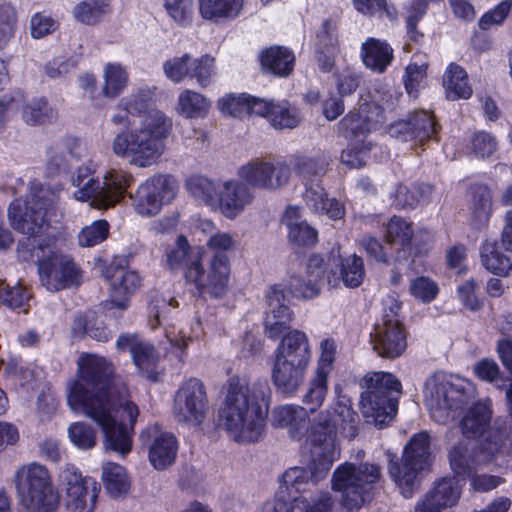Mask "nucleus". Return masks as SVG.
<instances>
[{
	"label": "nucleus",
	"mask_w": 512,
	"mask_h": 512,
	"mask_svg": "<svg viewBox=\"0 0 512 512\" xmlns=\"http://www.w3.org/2000/svg\"><path fill=\"white\" fill-rule=\"evenodd\" d=\"M12 482L21 504L30 512H56L60 504L59 493L46 466L32 462L19 466Z\"/></svg>",
	"instance_id": "9"
},
{
	"label": "nucleus",
	"mask_w": 512,
	"mask_h": 512,
	"mask_svg": "<svg viewBox=\"0 0 512 512\" xmlns=\"http://www.w3.org/2000/svg\"><path fill=\"white\" fill-rule=\"evenodd\" d=\"M109 225L105 220L93 222L90 226H86L78 235L79 245L82 247H92L108 236Z\"/></svg>",
	"instance_id": "59"
},
{
	"label": "nucleus",
	"mask_w": 512,
	"mask_h": 512,
	"mask_svg": "<svg viewBox=\"0 0 512 512\" xmlns=\"http://www.w3.org/2000/svg\"><path fill=\"white\" fill-rule=\"evenodd\" d=\"M60 486L64 494L63 502L68 512H93L100 493L99 484L85 477L71 464L59 475Z\"/></svg>",
	"instance_id": "17"
},
{
	"label": "nucleus",
	"mask_w": 512,
	"mask_h": 512,
	"mask_svg": "<svg viewBox=\"0 0 512 512\" xmlns=\"http://www.w3.org/2000/svg\"><path fill=\"white\" fill-rule=\"evenodd\" d=\"M397 101V92L393 89H387L378 102L373 100L360 105L359 111L364 121L370 127V130L376 125L385 122V110L392 109L396 105Z\"/></svg>",
	"instance_id": "36"
},
{
	"label": "nucleus",
	"mask_w": 512,
	"mask_h": 512,
	"mask_svg": "<svg viewBox=\"0 0 512 512\" xmlns=\"http://www.w3.org/2000/svg\"><path fill=\"white\" fill-rule=\"evenodd\" d=\"M169 16L181 26H188L193 17V0H165Z\"/></svg>",
	"instance_id": "60"
},
{
	"label": "nucleus",
	"mask_w": 512,
	"mask_h": 512,
	"mask_svg": "<svg viewBox=\"0 0 512 512\" xmlns=\"http://www.w3.org/2000/svg\"><path fill=\"white\" fill-rule=\"evenodd\" d=\"M310 359L307 335L300 330L288 332L274 351L271 377L277 390L289 397L295 395L304 382Z\"/></svg>",
	"instance_id": "7"
},
{
	"label": "nucleus",
	"mask_w": 512,
	"mask_h": 512,
	"mask_svg": "<svg viewBox=\"0 0 512 512\" xmlns=\"http://www.w3.org/2000/svg\"><path fill=\"white\" fill-rule=\"evenodd\" d=\"M295 57L285 47H270L261 55V64L264 68L278 76H287L294 66Z\"/></svg>",
	"instance_id": "40"
},
{
	"label": "nucleus",
	"mask_w": 512,
	"mask_h": 512,
	"mask_svg": "<svg viewBox=\"0 0 512 512\" xmlns=\"http://www.w3.org/2000/svg\"><path fill=\"white\" fill-rule=\"evenodd\" d=\"M164 260L171 271L183 269L186 282L200 295L219 298L227 293L230 262L224 254L213 255L204 266L199 251L189 245L185 236L179 235L175 243L166 248Z\"/></svg>",
	"instance_id": "5"
},
{
	"label": "nucleus",
	"mask_w": 512,
	"mask_h": 512,
	"mask_svg": "<svg viewBox=\"0 0 512 512\" xmlns=\"http://www.w3.org/2000/svg\"><path fill=\"white\" fill-rule=\"evenodd\" d=\"M333 500L328 492L321 493L313 505L302 497L294 498L288 503V512H330Z\"/></svg>",
	"instance_id": "57"
},
{
	"label": "nucleus",
	"mask_w": 512,
	"mask_h": 512,
	"mask_svg": "<svg viewBox=\"0 0 512 512\" xmlns=\"http://www.w3.org/2000/svg\"><path fill=\"white\" fill-rule=\"evenodd\" d=\"M290 162L303 185L322 182L328 165L325 157L320 154L315 156L295 154Z\"/></svg>",
	"instance_id": "30"
},
{
	"label": "nucleus",
	"mask_w": 512,
	"mask_h": 512,
	"mask_svg": "<svg viewBox=\"0 0 512 512\" xmlns=\"http://www.w3.org/2000/svg\"><path fill=\"white\" fill-rule=\"evenodd\" d=\"M209 400L204 383L197 378L183 382L174 397L173 415L179 424L199 427L207 417Z\"/></svg>",
	"instance_id": "18"
},
{
	"label": "nucleus",
	"mask_w": 512,
	"mask_h": 512,
	"mask_svg": "<svg viewBox=\"0 0 512 512\" xmlns=\"http://www.w3.org/2000/svg\"><path fill=\"white\" fill-rule=\"evenodd\" d=\"M58 201V196L50 187L33 181L29 184V192L25 200L15 199L8 207V220L11 227L28 237L19 241L18 257L30 261L41 245L37 236L43 232L46 225V213Z\"/></svg>",
	"instance_id": "6"
},
{
	"label": "nucleus",
	"mask_w": 512,
	"mask_h": 512,
	"mask_svg": "<svg viewBox=\"0 0 512 512\" xmlns=\"http://www.w3.org/2000/svg\"><path fill=\"white\" fill-rule=\"evenodd\" d=\"M388 471L393 481L400 488L403 496L409 498L417 485L418 476L425 469L402 456L399 462H390Z\"/></svg>",
	"instance_id": "33"
},
{
	"label": "nucleus",
	"mask_w": 512,
	"mask_h": 512,
	"mask_svg": "<svg viewBox=\"0 0 512 512\" xmlns=\"http://www.w3.org/2000/svg\"><path fill=\"white\" fill-rule=\"evenodd\" d=\"M300 119L298 109L288 101L274 102L268 116L271 126L278 130L293 129L298 126Z\"/></svg>",
	"instance_id": "45"
},
{
	"label": "nucleus",
	"mask_w": 512,
	"mask_h": 512,
	"mask_svg": "<svg viewBox=\"0 0 512 512\" xmlns=\"http://www.w3.org/2000/svg\"><path fill=\"white\" fill-rule=\"evenodd\" d=\"M237 175L251 189L276 192L289 184L292 168L284 159L255 158L240 166Z\"/></svg>",
	"instance_id": "16"
},
{
	"label": "nucleus",
	"mask_w": 512,
	"mask_h": 512,
	"mask_svg": "<svg viewBox=\"0 0 512 512\" xmlns=\"http://www.w3.org/2000/svg\"><path fill=\"white\" fill-rule=\"evenodd\" d=\"M335 387L336 399L328 409L320 411L311 421V443L316 477L329 473L333 462L339 458L337 430L348 439L358 435L360 418L351 400Z\"/></svg>",
	"instance_id": "4"
},
{
	"label": "nucleus",
	"mask_w": 512,
	"mask_h": 512,
	"mask_svg": "<svg viewBox=\"0 0 512 512\" xmlns=\"http://www.w3.org/2000/svg\"><path fill=\"white\" fill-rule=\"evenodd\" d=\"M371 148V142H351L350 147L342 152L341 161L350 168H360L367 163V152Z\"/></svg>",
	"instance_id": "63"
},
{
	"label": "nucleus",
	"mask_w": 512,
	"mask_h": 512,
	"mask_svg": "<svg viewBox=\"0 0 512 512\" xmlns=\"http://www.w3.org/2000/svg\"><path fill=\"white\" fill-rule=\"evenodd\" d=\"M267 387L248 386L238 377H231L220 410L221 426L238 443H254L261 439L268 415Z\"/></svg>",
	"instance_id": "3"
},
{
	"label": "nucleus",
	"mask_w": 512,
	"mask_h": 512,
	"mask_svg": "<svg viewBox=\"0 0 512 512\" xmlns=\"http://www.w3.org/2000/svg\"><path fill=\"white\" fill-rule=\"evenodd\" d=\"M243 6V0H199V10L203 18L236 17Z\"/></svg>",
	"instance_id": "43"
},
{
	"label": "nucleus",
	"mask_w": 512,
	"mask_h": 512,
	"mask_svg": "<svg viewBox=\"0 0 512 512\" xmlns=\"http://www.w3.org/2000/svg\"><path fill=\"white\" fill-rule=\"evenodd\" d=\"M116 346L118 349L130 351L134 364L144 377L157 380L159 354L151 343L136 335H121L117 339Z\"/></svg>",
	"instance_id": "24"
},
{
	"label": "nucleus",
	"mask_w": 512,
	"mask_h": 512,
	"mask_svg": "<svg viewBox=\"0 0 512 512\" xmlns=\"http://www.w3.org/2000/svg\"><path fill=\"white\" fill-rule=\"evenodd\" d=\"M403 456L419 465V467L428 469L432 461L430 436L422 431L415 434L406 444Z\"/></svg>",
	"instance_id": "42"
},
{
	"label": "nucleus",
	"mask_w": 512,
	"mask_h": 512,
	"mask_svg": "<svg viewBox=\"0 0 512 512\" xmlns=\"http://www.w3.org/2000/svg\"><path fill=\"white\" fill-rule=\"evenodd\" d=\"M254 201V194L244 181L228 179L219 182V197L216 205L225 218L234 220Z\"/></svg>",
	"instance_id": "21"
},
{
	"label": "nucleus",
	"mask_w": 512,
	"mask_h": 512,
	"mask_svg": "<svg viewBox=\"0 0 512 512\" xmlns=\"http://www.w3.org/2000/svg\"><path fill=\"white\" fill-rule=\"evenodd\" d=\"M491 412L487 405L477 403L473 405L461 421V430L467 438L482 436V439L492 429L500 430L506 439V432L497 426H489Z\"/></svg>",
	"instance_id": "29"
},
{
	"label": "nucleus",
	"mask_w": 512,
	"mask_h": 512,
	"mask_svg": "<svg viewBox=\"0 0 512 512\" xmlns=\"http://www.w3.org/2000/svg\"><path fill=\"white\" fill-rule=\"evenodd\" d=\"M326 265L331 269L340 267V278L346 287L356 288L363 282L365 276L363 261L356 255L343 260L339 249H333Z\"/></svg>",
	"instance_id": "32"
},
{
	"label": "nucleus",
	"mask_w": 512,
	"mask_h": 512,
	"mask_svg": "<svg viewBox=\"0 0 512 512\" xmlns=\"http://www.w3.org/2000/svg\"><path fill=\"white\" fill-rule=\"evenodd\" d=\"M30 297V293L21 283H17L14 286L0 283V303L10 309L24 308Z\"/></svg>",
	"instance_id": "54"
},
{
	"label": "nucleus",
	"mask_w": 512,
	"mask_h": 512,
	"mask_svg": "<svg viewBox=\"0 0 512 512\" xmlns=\"http://www.w3.org/2000/svg\"><path fill=\"white\" fill-rule=\"evenodd\" d=\"M140 437L148 445L149 461L155 469L164 470L174 463L178 442L173 433L154 424L148 426Z\"/></svg>",
	"instance_id": "20"
},
{
	"label": "nucleus",
	"mask_w": 512,
	"mask_h": 512,
	"mask_svg": "<svg viewBox=\"0 0 512 512\" xmlns=\"http://www.w3.org/2000/svg\"><path fill=\"white\" fill-rule=\"evenodd\" d=\"M472 384L460 377L435 373L426 381L425 400L432 419L439 424L454 420L474 398Z\"/></svg>",
	"instance_id": "8"
},
{
	"label": "nucleus",
	"mask_w": 512,
	"mask_h": 512,
	"mask_svg": "<svg viewBox=\"0 0 512 512\" xmlns=\"http://www.w3.org/2000/svg\"><path fill=\"white\" fill-rule=\"evenodd\" d=\"M353 5L362 14H385L390 20L397 16L396 8L389 5L386 0H353Z\"/></svg>",
	"instance_id": "64"
},
{
	"label": "nucleus",
	"mask_w": 512,
	"mask_h": 512,
	"mask_svg": "<svg viewBox=\"0 0 512 512\" xmlns=\"http://www.w3.org/2000/svg\"><path fill=\"white\" fill-rule=\"evenodd\" d=\"M79 140L73 136H65L47 149V167L52 173L64 170L69 162L78 158Z\"/></svg>",
	"instance_id": "31"
},
{
	"label": "nucleus",
	"mask_w": 512,
	"mask_h": 512,
	"mask_svg": "<svg viewBox=\"0 0 512 512\" xmlns=\"http://www.w3.org/2000/svg\"><path fill=\"white\" fill-rule=\"evenodd\" d=\"M303 200L315 214L327 215L333 220L345 215L343 204L335 198H328L322 182L304 185Z\"/></svg>",
	"instance_id": "27"
},
{
	"label": "nucleus",
	"mask_w": 512,
	"mask_h": 512,
	"mask_svg": "<svg viewBox=\"0 0 512 512\" xmlns=\"http://www.w3.org/2000/svg\"><path fill=\"white\" fill-rule=\"evenodd\" d=\"M112 303L120 309L127 307L128 298L140 287L141 278L136 271L113 262L106 271Z\"/></svg>",
	"instance_id": "25"
},
{
	"label": "nucleus",
	"mask_w": 512,
	"mask_h": 512,
	"mask_svg": "<svg viewBox=\"0 0 512 512\" xmlns=\"http://www.w3.org/2000/svg\"><path fill=\"white\" fill-rule=\"evenodd\" d=\"M109 12V5L105 0H85L74 8V17L81 23L94 25Z\"/></svg>",
	"instance_id": "49"
},
{
	"label": "nucleus",
	"mask_w": 512,
	"mask_h": 512,
	"mask_svg": "<svg viewBox=\"0 0 512 512\" xmlns=\"http://www.w3.org/2000/svg\"><path fill=\"white\" fill-rule=\"evenodd\" d=\"M412 223L398 216H393L386 225L385 238L388 244H396L401 247L410 245L413 237Z\"/></svg>",
	"instance_id": "51"
},
{
	"label": "nucleus",
	"mask_w": 512,
	"mask_h": 512,
	"mask_svg": "<svg viewBox=\"0 0 512 512\" xmlns=\"http://www.w3.org/2000/svg\"><path fill=\"white\" fill-rule=\"evenodd\" d=\"M102 479L107 493L112 498H121L130 490V480L124 467L116 463H106L102 468Z\"/></svg>",
	"instance_id": "39"
},
{
	"label": "nucleus",
	"mask_w": 512,
	"mask_h": 512,
	"mask_svg": "<svg viewBox=\"0 0 512 512\" xmlns=\"http://www.w3.org/2000/svg\"><path fill=\"white\" fill-rule=\"evenodd\" d=\"M437 123L431 112L425 110L415 111L408 120H401L389 127L392 137L404 141L415 140L423 145L426 141L435 137Z\"/></svg>",
	"instance_id": "23"
},
{
	"label": "nucleus",
	"mask_w": 512,
	"mask_h": 512,
	"mask_svg": "<svg viewBox=\"0 0 512 512\" xmlns=\"http://www.w3.org/2000/svg\"><path fill=\"white\" fill-rule=\"evenodd\" d=\"M211 107L210 100L191 89L183 90L177 100V112L189 119L204 118Z\"/></svg>",
	"instance_id": "37"
},
{
	"label": "nucleus",
	"mask_w": 512,
	"mask_h": 512,
	"mask_svg": "<svg viewBox=\"0 0 512 512\" xmlns=\"http://www.w3.org/2000/svg\"><path fill=\"white\" fill-rule=\"evenodd\" d=\"M104 80V96L115 98L120 95L126 87L128 75L126 70L120 64L109 63L104 68Z\"/></svg>",
	"instance_id": "50"
},
{
	"label": "nucleus",
	"mask_w": 512,
	"mask_h": 512,
	"mask_svg": "<svg viewBox=\"0 0 512 512\" xmlns=\"http://www.w3.org/2000/svg\"><path fill=\"white\" fill-rule=\"evenodd\" d=\"M249 95L227 94L218 101L219 110L226 115L243 118L248 115Z\"/></svg>",
	"instance_id": "56"
},
{
	"label": "nucleus",
	"mask_w": 512,
	"mask_h": 512,
	"mask_svg": "<svg viewBox=\"0 0 512 512\" xmlns=\"http://www.w3.org/2000/svg\"><path fill=\"white\" fill-rule=\"evenodd\" d=\"M191 61L192 56L189 53L174 56L163 62V72L170 81L181 83L189 78Z\"/></svg>",
	"instance_id": "53"
},
{
	"label": "nucleus",
	"mask_w": 512,
	"mask_h": 512,
	"mask_svg": "<svg viewBox=\"0 0 512 512\" xmlns=\"http://www.w3.org/2000/svg\"><path fill=\"white\" fill-rule=\"evenodd\" d=\"M401 304L388 298L384 302L381 322L374 327L371 334L373 349L382 357L396 358L407 347L406 332L399 316Z\"/></svg>",
	"instance_id": "15"
},
{
	"label": "nucleus",
	"mask_w": 512,
	"mask_h": 512,
	"mask_svg": "<svg viewBox=\"0 0 512 512\" xmlns=\"http://www.w3.org/2000/svg\"><path fill=\"white\" fill-rule=\"evenodd\" d=\"M188 193L196 200L216 209L219 197V182H215L203 175H192L185 183Z\"/></svg>",
	"instance_id": "38"
},
{
	"label": "nucleus",
	"mask_w": 512,
	"mask_h": 512,
	"mask_svg": "<svg viewBox=\"0 0 512 512\" xmlns=\"http://www.w3.org/2000/svg\"><path fill=\"white\" fill-rule=\"evenodd\" d=\"M503 446L504 434L497 429L487 433L477 451L470 448L467 441H459L449 452L450 467L459 476L470 475L474 469L485 466L496 458Z\"/></svg>",
	"instance_id": "14"
},
{
	"label": "nucleus",
	"mask_w": 512,
	"mask_h": 512,
	"mask_svg": "<svg viewBox=\"0 0 512 512\" xmlns=\"http://www.w3.org/2000/svg\"><path fill=\"white\" fill-rule=\"evenodd\" d=\"M480 260L489 272L496 275H507L511 269L510 259L504 256L493 243L485 242L481 246Z\"/></svg>",
	"instance_id": "47"
},
{
	"label": "nucleus",
	"mask_w": 512,
	"mask_h": 512,
	"mask_svg": "<svg viewBox=\"0 0 512 512\" xmlns=\"http://www.w3.org/2000/svg\"><path fill=\"white\" fill-rule=\"evenodd\" d=\"M360 410L368 422L382 428L392 421L398 409L394 394L401 393L400 381L391 373L374 372L363 379Z\"/></svg>",
	"instance_id": "12"
},
{
	"label": "nucleus",
	"mask_w": 512,
	"mask_h": 512,
	"mask_svg": "<svg viewBox=\"0 0 512 512\" xmlns=\"http://www.w3.org/2000/svg\"><path fill=\"white\" fill-rule=\"evenodd\" d=\"M308 410L299 405L287 404L274 408L271 423L274 427L286 428L291 438L300 440L308 432L311 439V421Z\"/></svg>",
	"instance_id": "26"
},
{
	"label": "nucleus",
	"mask_w": 512,
	"mask_h": 512,
	"mask_svg": "<svg viewBox=\"0 0 512 512\" xmlns=\"http://www.w3.org/2000/svg\"><path fill=\"white\" fill-rule=\"evenodd\" d=\"M77 365L78 379L69 389V407L101 427L108 450L127 454L139 411L129 400L126 386L115 379L112 363L100 355L82 353Z\"/></svg>",
	"instance_id": "1"
},
{
	"label": "nucleus",
	"mask_w": 512,
	"mask_h": 512,
	"mask_svg": "<svg viewBox=\"0 0 512 512\" xmlns=\"http://www.w3.org/2000/svg\"><path fill=\"white\" fill-rule=\"evenodd\" d=\"M409 291L413 297L424 303L431 302L438 294V286L428 277L420 276L410 281Z\"/></svg>",
	"instance_id": "62"
},
{
	"label": "nucleus",
	"mask_w": 512,
	"mask_h": 512,
	"mask_svg": "<svg viewBox=\"0 0 512 512\" xmlns=\"http://www.w3.org/2000/svg\"><path fill=\"white\" fill-rule=\"evenodd\" d=\"M361 59L366 68L383 73L394 59L389 43L377 38H368L361 46Z\"/></svg>",
	"instance_id": "28"
},
{
	"label": "nucleus",
	"mask_w": 512,
	"mask_h": 512,
	"mask_svg": "<svg viewBox=\"0 0 512 512\" xmlns=\"http://www.w3.org/2000/svg\"><path fill=\"white\" fill-rule=\"evenodd\" d=\"M443 86L449 100L468 99L473 93L467 72L456 63H450L446 68Z\"/></svg>",
	"instance_id": "34"
},
{
	"label": "nucleus",
	"mask_w": 512,
	"mask_h": 512,
	"mask_svg": "<svg viewBox=\"0 0 512 512\" xmlns=\"http://www.w3.org/2000/svg\"><path fill=\"white\" fill-rule=\"evenodd\" d=\"M70 441L79 449L88 450L96 445V432L84 422H75L68 428Z\"/></svg>",
	"instance_id": "55"
},
{
	"label": "nucleus",
	"mask_w": 512,
	"mask_h": 512,
	"mask_svg": "<svg viewBox=\"0 0 512 512\" xmlns=\"http://www.w3.org/2000/svg\"><path fill=\"white\" fill-rule=\"evenodd\" d=\"M310 453L311 460L308 469L303 467H293L288 469L283 474V483L286 486L287 490H294L295 492L306 491L310 485L316 484L317 482L326 478V476L328 475L327 473L321 478L316 477L312 448L310 449Z\"/></svg>",
	"instance_id": "41"
},
{
	"label": "nucleus",
	"mask_w": 512,
	"mask_h": 512,
	"mask_svg": "<svg viewBox=\"0 0 512 512\" xmlns=\"http://www.w3.org/2000/svg\"><path fill=\"white\" fill-rule=\"evenodd\" d=\"M512 11V0H503L493 9L487 11L479 19L478 25L482 30H488L493 25H502Z\"/></svg>",
	"instance_id": "61"
},
{
	"label": "nucleus",
	"mask_w": 512,
	"mask_h": 512,
	"mask_svg": "<svg viewBox=\"0 0 512 512\" xmlns=\"http://www.w3.org/2000/svg\"><path fill=\"white\" fill-rule=\"evenodd\" d=\"M328 376L326 374L314 373L307 391L302 397V402L310 414L315 413L323 405L328 393Z\"/></svg>",
	"instance_id": "44"
},
{
	"label": "nucleus",
	"mask_w": 512,
	"mask_h": 512,
	"mask_svg": "<svg viewBox=\"0 0 512 512\" xmlns=\"http://www.w3.org/2000/svg\"><path fill=\"white\" fill-rule=\"evenodd\" d=\"M153 90L144 88L120 101L131 114H141L138 128H122L111 140V151L119 159L138 168H147L158 161L165 151V140L172 130V120L162 111L148 109Z\"/></svg>",
	"instance_id": "2"
},
{
	"label": "nucleus",
	"mask_w": 512,
	"mask_h": 512,
	"mask_svg": "<svg viewBox=\"0 0 512 512\" xmlns=\"http://www.w3.org/2000/svg\"><path fill=\"white\" fill-rule=\"evenodd\" d=\"M215 70V58L207 54L199 58L192 57L189 78L195 80L200 87L206 88L212 83Z\"/></svg>",
	"instance_id": "52"
},
{
	"label": "nucleus",
	"mask_w": 512,
	"mask_h": 512,
	"mask_svg": "<svg viewBox=\"0 0 512 512\" xmlns=\"http://www.w3.org/2000/svg\"><path fill=\"white\" fill-rule=\"evenodd\" d=\"M23 120L28 125L53 123L58 118V112L43 99L33 100L23 108Z\"/></svg>",
	"instance_id": "46"
},
{
	"label": "nucleus",
	"mask_w": 512,
	"mask_h": 512,
	"mask_svg": "<svg viewBox=\"0 0 512 512\" xmlns=\"http://www.w3.org/2000/svg\"><path fill=\"white\" fill-rule=\"evenodd\" d=\"M17 24V13L9 3L0 4V49L7 46L14 37Z\"/></svg>",
	"instance_id": "58"
},
{
	"label": "nucleus",
	"mask_w": 512,
	"mask_h": 512,
	"mask_svg": "<svg viewBox=\"0 0 512 512\" xmlns=\"http://www.w3.org/2000/svg\"><path fill=\"white\" fill-rule=\"evenodd\" d=\"M470 223L476 229L483 228L489 221L492 210V194L486 186L471 189Z\"/></svg>",
	"instance_id": "35"
},
{
	"label": "nucleus",
	"mask_w": 512,
	"mask_h": 512,
	"mask_svg": "<svg viewBox=\"0 0 512 512\" xmlns=\"http://www.w3.org/2000/svg\"><path fill=\"white\" fill-rule=\"evenodd\" d=\"M339 133L352 142L367 143L366 137L371 131L360 111L348 113L338 124Z\"/></svg>",
	"instance_id": "48"
},
{
	"label": "nucleus",
	"mask_w": 512,
	"mask_h": 512,
	"mask_svg": "<svg viewBox=\"0 0 512 512\" xmlns=\"http://www.w3.org/2000/svg\"><path fill=\"white\" fill-rule=\"evenodd\" d=\"M177 193L173 177L158 174L139 185L133 198V207L143 217L157 215L164 203L171 202Z\"/></svg>",
	"instance_id": "19"
},
{
	"label": "nucleus",
	"mask_w": 512,
	"mask_h": 512,
	"mask_svg": "<svg viewBox=\"0 0 512 512\" xmlns=\"http://www.w3.org/2000/svg\"><path fill=\"white\" fill-rule=\"evenodd\" d=\"M35 254L40 283L46 290L57 292L81 284V270L70 256L42 245H39Z\"/></svg>",
	"instance_id": "13"
},
{
	"label": "nucleus",
	"mask_w": 512,
	"mask_h": 512,
	"mask_svg": "<svg viewBox=\"0 0 512 512\" xmlns=\"http://www.w3.org/2000/svg\"><path fill=\"white\" fill-rule=\"evenodd\" d=\"M133 177L126 171L111 169L102 181L94 178L89 169L81 168L72 177V185L76 188L73 197L81 202H90V206L99 210L114 207L125 196Z\"/></svg>",
	"instance_id": "10"
},
{
	"label": "nucleus",
	"mask_w": 512,
	"mask_h": 512,
	"mask_svg": "<svg viewBox=\"0 0 512 512\" xmlns=\"http://www.w3.org/2000/svg\"><path fill=\"white\" fill-rule=\"evenodd\" d=\"M381 476V468L376 464L345 462L333 472L332 488L340 493L344 508L358 510L371 500L374 485Z\"/></svg>",
	"instance_id": "11"
},
{
	"label": "nucleus",
	"mask_w": 512,
	"mask_h": 512,
	"mask_svg": "<svg viewBox=\"0 0 512 512\" xmlns=\"http://www.w3.org/2000/svg\"><path fill=\"white\" fill-rule=\"evenodd\" d=\"M461 497V485L455 477H443L417 503L415 512H450Z\"/></svg>",
	"instance_id": "22"
}]
</instances>
